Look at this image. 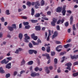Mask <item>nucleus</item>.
<instances>
[{
    "label": "nucleus",
    "instance_id": "nucleus-7",
    "mask_svg": "<svg viewBox=\"0 0 78 78\" xmlns=\"http://www.w3.org/2000/svg\"><path fill=\"white\" fill-rule=\"evenodd\" d=\"M62 11V7H58L56 9L57 12H61Z\"/></svg>",
    "mask_w": 78,
    "mask_h": 78
},
{
    "label": "nucleus",
    "instance_id": "nucleus-18",
    "mask_svg": "<svg viewBox=\"0 0 78 78\" xmlns=\"http://www.w3.org/2000/svg\"><path fill=\"white\" fill-rule=\"evenodd\" d=\"M33 62H34L33 61H30L27 63V64H28V65H29V66H31L33 65Z\"/></svg>",
    "mask_w": 78,
    "mask_h": 78
},
{
    "label": "nucleus",
    "instance_id": "nucleus-10",
    "mask_svg": "<svg viewBox=\"0 0 78 78\" xmlns=\"http://www.w3.org/2000/svg\"><path fill=\"white\" fill-rule=\"evenodd\" d=\"M35 29L36 31H40L41 29V26H36L35 27Z\"/></svg>",
    "mask_w": 78,
    "mask_h": 78
},
{
    "label": "nucleus",
    "instance_id": "nucleus-11",
    "mask_svg": "<svg viewBox=\"0 0 78 78\" xmlns=\"http://www.w3.org/2000/svg\"><path fill=\"white\" fill-rule=\"evenodd\" d=\"M57 36H58V32L55 31V32L54 35L52 36V39H54V38L56 37Z\"/></svg>",
    "mask_w": 78,
    "mask_h": 78
},
{
    "label": "nucleus",
    "instance_id": "nucleus-33",
    "mask_svg": "<svg viewBox=\"0 0 78 78\" xmlns=\"http://www.w3.org/2000/svg\"><path fill=\"white\" fill-rule=\"evenodd\" d=\"M55 64H58V59L56 58H55L54 60Z\"/></svg>",
    "mask_w": 78,
    "mask_h": 78
},
{
    "label": "nucleus",
    "instance_id": "nucleus-27",
    "mask_svg": "<svg viewBox=\"0 0 78 78\" xmlns=\"http://www.w3.org/2000/svg\"><path fill=\"white\" fill-rule=\"evenodd\" d=\"M45 4V2L44 0H42V1L41 2V6H43Z\"/></svg>",
    "mask_w": 78,
    "mask_h": 78
},
{
    "label": "nucleus",
    "instance_id": "nucleus-13",
    "mask_svg": "<svg viewBox=\"0 0 78 78\" xmlns=\"http://www.w3.org/2000/svg\"><path fill=\"white\" fill-rule=\"evenodd\" d=\"M5 71L3 70V69L2 67H0V73H5Z\"/></svg>",
    "mask_w": 78,
    "mask_h": 78
},
{
    "label": "nucleus",
    "instance_id": "nucleus-6",
    "mask_svg": "<svg viewBox=\"0 0 78 78\" xmlns=\"http://www.w3.org/2000/svg\"><path fill=\"white\" fill-rule=\"evenodd\" d=\"M9 61H6V59H4L2 61H1V64H3L4 63L5 64H8V62H9Z\"/></svg>",
    "mask_w": 78,
    "mask_h": 78
},
{
    "label": "nucleus",
    "instance_id": "nucleus-62",
    "mask_svg": "<svg viewBox=\"0 0 78 78\" xmlns=\"http://www.w3.org/2000/svg\"><path fill=\"white\" fill-rule=\"evenodd\" d=\"M3 37V34L2 33H0V37Z\"/></svg>",
    "mask_w": 78,
    "mask_h": 78
},
{
    "label": "nucleus",
    "instance_id": "nucleus-49",
    "mask_svg": "<svg viewBox=\"0 0 78 78\" xmlns=\"http://www.w3.org/2000/svg\"><path fill=\"white\" fill-rule=\"evenodd\" d=\"M41 50L43 51H45V48L44 47H43L41 48Z\"/></svg>",
    "mask_w": 78,
    "mask_h": 78
},
{
    "label": "nucleus",
    "instance_id": "nucleus-17",
    "mask_svg": "<svg viewBox=\"0 0 78 78\" xmlns=\"http://www.w3.org/2000/svg\"><path fill=\"white\" fill-rule=\"evenodd\" d=\"M31 42L33 43L34 45H38L39 44L38 43H36L34 41H32Z\"/></svg>",
    "mask_w": 78,
    "mask_h": 78
},
{
    "label": "nucleus",
    "instance_id": "nucleus-2",
    "mask_svg": "<svg viewBox=\"0 0 78 78\" xmlns=\"http://www.w3.org/2000/svg\"><path fill=\"white\" fill-rule=\"evenodd\" d=\"M72 64L70 62H68L65 65V66H67V67L66 68V69H68L69 70H71V68L70 67L72 66Z\"/></svg>",
    "mask_w": 78,
    "mask_h": 78
},
{
    "label": "nucleus",
    "instance_id": "nucleus-35",
    "mask_svg": "<svg viewBox=\"0 0 78 78\" xmlns=\"http://www.w3.org/2000/svg\"><path fill=\"white\" fill-rule=\"evenodd\" d=\"M42 19H44V20H48V19L47 17H42L41 18Z\"/></svg>",
    "mask_w": 78,
    "mask_h": 78
},
{
    "label": "nucleus",
    "instance_id": "nucleus-9",
    "mask_svg": "<svg viewBox=\"0 0 78 78\" xmlns=\"http://www.w3.org/2000/svg\"><path fill=\"white\" fill-rule=\"evenodd\" d=\"M70 56L72 59H78V55H76V56H72V55H71Z\"/></svg>",
    "mask_w": 78,
    "mask_h": 78
},
{
    "label": "nucleus",
    "instance_id": "nucleus-43",
    "mask_svg": "<svg viewBox=\"0 0 78 78\" xmlns=\"http://www.w3.org/2000/svg\"><path fill=\"white\" fill-rule=\"evenodd\" d=\"M35 71L36 72H37L39 70V68L38 67H36L35 68Z\"/></svg>",
    "mask_w": 78,
    "mask_h": 78
},
{
    "label": "nucleus",
    "instance_id": "nucleus-40",
    "mask_svg": "<svg viewBox=\"0 0 78 78\" xmlns=\"http://www.w3.org/2000/svg\"><path fill=\"white\" fill-rule=\"evenodd\" d=\"M29 46L30 47V48H33V44H31V43H30L29 44Z\"/></svg>",
    "mask_w": 78,
    "mask_h": 78
},
{
    "label": "nucleus",
    "instance_id": "nucleus-55",
    "mask_svg": "<svg viewBox=\"0 0 78 78\" xmlns=\"http://www.w3.org/2000/svg\"><path fill=\"white\" fill-rule=\"evenodd\" d=\"M7 59H8V60L11 61V59H12V57H7Z\"/></svg>",
    "mask_w": 78,
    "mask_h": 78
},
{
    "label": "nucleus",
    "instance_id": "nucleus-60",
    "mask_svg": "<svg viewBox=\"0 0 78 78\" xmlns=\"http://www.w3.org/2000/svg\"><path fill=\"white\" fill-rule=\"evenodd\" d=\"M72 39H69L68 41H67V43H69L70 42V41H71Z\"/></svg>",
    "mask_w": 78,
    "mask_h": 78
},
{
    "label": "nucleus",
    "instance_id": "nucleus-46",
    "mask_svg": "<svg viewBox=\"0 0 78 78\" xmlns=\"http://www.w3.org/2000/svg\"><path fill=\"white\" fill-rule=\"evenodd\" d=\"M30 28V25L25 26V28L26 29H28V28Z\"/></svg>",
    "mask_w": 78,
    "mask_h": 78
},
{
    "label": "nucleus",
    "instance_id": "nucleus-37",
    "mask_svg": "<svg viewBox=\"0 0 78 78\" xmlns=\"http://www.w3.org/2000/svg\"><path fill=\"white\" fill-rule=\"evenodd\" d=\"M59 49V48H56V50L57 51H58V52H59L60 51H61V50H62V49H60L59 50H58Z\"/></svg>",
    "mask_w": 78,
    "mask_h": 78
},
{
    "label": "nucleus",
    "instance_id": "nucleus-56",
    "mask_svg": "<svg viewBox=\"0 0 78 78\" xmlns=\"http://www.w3.org/2000/svg\"><path fill=\"white\" fill-rule=\"evenodd\" d=\"M60 22H61V19H59L58 21L57 22V24H59V23H60Z\"/></svg>",
    "mask_w": 78,
    "mask_h": 78
},
{
    "label": "nucleus",
    "instance_id": "nucleus-16",
    "mask_svg": "<svg viewBox=\"0 0 78 78\" xmlns=\"http://www.w3.org/2000/svg\"><path fill=\"white\" fill-rule=\"evenodd\" d=\"M23 37V35L22 34L20 33L19 35V37L20 39V41H22V39Z\"/></svg>",
    "mask_w": 78,
    "mask_h": 78
},
{
    "label": "nucleus",
    "instance_id": "nucleus-29",
    "mask_svg": "<svg viewBox=\"0 0 78 78\" xmlns=\"http://www.w3.org/2000/svg\"><path fill=\"white\" fill-rule=\"evenodd\" d=\"M24 25V26H25V25H28L29 24V23H28V22H24L23 23Z\"/></svg>",
    "mask_w": 78,
    "mask_h": 78
},
{
    "label": "nucleus",
    "instance_id": "nucleus-32",
    "mask_svg": "<svg viewBox=\"0 0 78 78\" xmlns=\"http://www.w3.org/2000/svg\"><path fill=\"white\" fill-rule=\"evenodd\" d=\"M73 30L74 31H76V29L75 28V24H73Z\"/></svg>",
    "mask_w": 78,
    "mask_h": 78
},
{
    "label": "nucleus",
    "instance_id": "nucleus-41",
    "mask_svg": "<svg viewBox=\"0 0 78 78\" xmlns=\"http://www.w3.org/2000/svg\"><path fill=\"white\" fill-rule=\"evenodd\" d=\"M65 26L66 27H68V26H69V22H66V23L65 24Z\"/></svg>",
    "mask_w": 78,
    "mask_h": 78
},
{
    "label": "nucleus",
    "instance_id": "nucleus-45",
    "mask_svg": "<svg viewBox=\"0 0 78 78\" xmlns=\"http://www.w3.org/2000/svg\"><path fill=\"white\" fill-rule=\"evenodd\" d=\"M33 39L34 40V41H36V40L37 39V37L35 36Z\"/></svg>",
    "mask_w": 78,
    "mask_h": 78
},
{
    "label": "nucleus",
    "instance_id": "nucleus-8",
    "mask_svg": "<svg viewBox=\"0 0 78 78\" xmlns=\"http://www.w3.org/2000/svg\"><path fill=\"white\" fill-rule=\"evenodd\" d=\"M42 56H46L47 59H50V56L49 55V54H48L45 53V54H43Z\"/></svg>",
    "mask_w": 78,
    "mask_h": 78
},
{
    "label": "nucleus",
    "instance_id": "nucleus-51",
    "mask_svg": "<svg viewBox=\"0 0 78 78\" xmlns=\"http://www.w3.org/2000/svg\"><path fill=\"white\" fill-rule=\"evenodd\" d=\"M56 44H61V42L59 41H56Z\"/></svg>",
    "mask_w": 78,
    "mask_h": 78
},
{
    "label": "nucleus",
    "instance_id": "nucleus-61",
    "mask_svg": "<svg viewBox=\"0 0 78 78\" xmlns=\"http://www.w3.org/2000/svg\"><path fill=\"white\" fill-rule=\"evenodd\" d=\"M73 2H76L77 4L78 3V0H73Z\"/></svg>",
    "mask_w": 78,
    "mask_h": 78
},
{
    "label": "nucleus",
    "instance_id": "nucleus-34",
    "mask_svg": "<svg viewBox=\"0 0 78 78\" xmlns=\"http://www.w3.org/2000/svg\"><path fill=\"white\" fill-rule=\"evenodd\" d=\"M6 13L7 15H9V14H10V13H9V10H6Z\"/></svg>",
    "mask_w": 78,
    "mask_h": 78
},
{
    "label": "nucleus",
    "instance_id": "nucleus-22",
    "mask_svg": "<svg viewBox=\"0 0 78 78\" xmlns=\"http://www.w3.org/2000/svg\"><path fill=\"white\" fill-rule=\"evenodd\" d=\"M35 17H40V14L39 13H36V15H34Z\"/></svg>",
    "mask_w": 78,
    "mask_h": 78
},
{
    "label": "nucleus",
    "instance_id": "nucleus-53",
    "mask_svg": "<svg viewBox=\"0 0 78 78\" xmlns=\"http://www.w3.org/2000/svg\"><path fill=\"white\" fill-rule=\"evenodd\" d=\"M37 42L38 44L41 43V40H40L39 39H38V40L37 41Z\"/></svg>",
    "mask_w": 78,
    "mask_h": 78
},
{
    "label": "nucleus",
    "instance_id": "nucleus-42",
    "mask_svg": "<svg viewBox=\"0 0 78 78\" xmlns=\"http://www.w3.org/2000/svg\"><path fill=\"white\" fill-rule=\"evenodd\" d=\"M57 48H62V45H59L56 47Z\"/></svg>",
    "mask_w": 78,
    "mask_h": 78
},
{
    "label": "nucleus",
    "instance_id": "nucleus-4",
    "mask_svg": "<svg viewBox=\"0 0 78 78\" xmlns=\"http://www.w3.org/2000/svg\"><path fill=\"white\" fill-rule=\"evenodd\" d=\"M66 6L64 5L63 6L62 11V13L63 16H65L66 15Z\"/></svg>",
    "mask_w": 78,
    "mask_h": 78
},
{
    "label": "nucleus",
    "instance_id": "nucleus-50",
    "mask_svg": "<svg viewBox=\"0 0 78 78\" xmlns=\"http://www.w3.org/2000/svg\"><path fill=\"white\" fill-rule=\"evenodd\" d=\"M57 30H60V28L59 27V26L58 25L56 27Z\"/></svg>",
    "mask_w": 78,
    "mask_h": 78
},
{
    "label": "nucleus",
    "instance_id": "nucleus-15",
    "mask_svg": "<svg viewBox=\"0 0 78 78\" xmlns=\"http://www.w3.org/2000/svg\"><path fill=\"white\" fill-rule=\"evenodd\" d=\"M46 51L48 53H50V47L48 46L46 48Z\"/></svg>",
    "mask_w": 78,
    "mask_h": 78
},
{
    "label": "nucleus",
    "instance_id": "nucleus-54",
    "mask_svg": "<svg viewBox=\"0 0 78 78\" xmlns=\"http://www.w3.org/2000/svg\"><path fill=\"white\" fill-rule=\"evenodd\" d=\"M33 53H34V54H37V51L35 50H33Z\"/></svg>",
    "mask_w": 78,
    "mask_h": 78
},
{
    "label": "nucleus",
    "instance_id": "nucleus-21",
    "mask_svg": "<svg viewBox=\"0 0 78 78\" xmlns=\"http://www.w3.org/2000/svg\"><path fill=\"white\" fill-rule=\"evenodd\" d=\"M8 28L9 29V30L10 31H13V30H14V29L12 27H11L10 26H8Z\"/></svg>",
    "mask_w": 78,
    "mask_h": 78
},
{
    "label": "nucleus",
    "instance_id": "nucleus-3",
    "mask_svg": "<svg viewBox=\"0 0 78 78\" xmlns=\"http://www.w3.org/2000/svg\"><path fill=\"white\" fill-rule=\"evenodd\" d=\"M52 21H53L51 22V26L54 27V26H55V24L56 22H57V20L55 18H53Z\"/></svg>",
    "mask_w": 78,
    "mask_h": 78
},
{
    "label": "nucleus",
    "instance_id": "nucleus-38",
    "mask_svg": "<svg viewBox=\"0 0 78 78\" xmlns=\"http://www.w3.org/2000/svg\"><path fill=\"white\" fill-rule=\"evenodd\" d=\"M5 67L6 69H11V67L7 65Z\"/></svg>",
    "mask_w": 78,
    "mask_h": 78
},
{
    "label": "nucleus",
    "instance_id": "nucleus-20",
    "mask_svg": "<svg viewBox=\"0 0 78 78\" xmlns=\"http://www.w3.org/2000/svg\"><path fill=\"white\" fill-rule=\"evenodd\" d=\"M36 72H35L32 73L30 75L31 76H32V77L36 76Z\"/></svg>",
    "mask_w": 78,
    "mask_h": 78
},
{
    "label": "nucleus",
    "instance_id": "nucleus-23",
    "mask_svg": "<svg viewBox=\"0 0 78 78\" xmlns=\"http://www.w3.org/2000/svg\"><path fill=\"white\" fill-rule=\"evenodd\" d=\"M29 53L30 55H32L33 53V50H29Z\"/></svg>",
    "mask_w": 78,
    "mask_h": 78
},
{
    "label": "nucleus",
    "instance_id": "nucleus-39",
    "mask_svg": "<svg viewBox=\"0 0 78 78\" xmlns=\"http://www.w3.org/2000/svg\"><path fill=\"white\" fill-rule=\"evenodd\" d=\"M55 52L54 51H51V56H55Z\"/></svg>",
    "mask_w": 78,
    "mask_h": 78
},
{
    "label": "nucleus",
    "instance_id": "nucleus-31",
    "mask_svg": "<svg viewBox=\"0 0 78 78\" xmlns=\"http://www.w3.org/2000/svg\"><path fill=\"white\" fill-rule=\"evenodd\" d=\"M27 5H28V6H30L31 5V3L30 2L28 1L27 3Z\"/></svg>",
    "mask_w": 78,
    "mask_h": 78
},
{
    "label": "nucleus",
    "instance_id": "nucleus-5",
    "mask_svg": "<svg viewBox=\"0 0 78 78\" xmlns=\"http://www.w3.org/2000/svg\"><path fill=\"white\" fill-rule=\"evenodd\" d=\"M40 6V4L39 3L38 1L36 2V4H35V9H38L39 8V6Z\"/></svg>",
    "mask_w": 78,
    "mask_h": 78
},
{
    "label": "nucleus",
    "instance_id": "nucleus-14",
    "mask_svg": "<svg viewBox=\"0 0 78 78\" xmlns=\"http://www.w3.org/2000/svg\"><path fill=\"white\" fill-rule=\"evenodd\" d=\"M45 70L46 71L47 73L48 74L50 73V70H48V67H46L45 68Z\"/></svg>",
    "mask_w": 78,
    "mask_h": 78
},
{
    "label": "nucleus",
    "instance_id": "nucleus-63",
    "mask_svg": "<svg viewBox=\"0 0 78 78\" xmlns=\"http://www.w3.org/2000/svg\"><path fill=\"white\" fill-rule=\"evenodd\" d=\"M15 53H16V54L19 53V49L16 50V51L15 52Z\"/></svg>",
    "mask_w": 78,
    "mask_h": 78
},
{
    "label": "nucleus",
    "instance_id": "nucleus-44",
    "mask_svg": "<svg viewBox=\"0 0 78 78\" xmlns=\"http://www.w3.org/2000/svg\"><path fill=\"white\" fill-rule=\"evenodd\" d=\"M36 2H32L31 3V5H32V6H34V5H36Z\"/></svg>",
    "mask_w": 78,
    "mask_h": 78
},
{
    "label": "nucleus",
    "instance_id": "nucleus-48",
    "mask_svg": "<svg viewBox=\"0 0 78 78\" xmlns=\"http://www.w3.org/2000/svg\"><path fill=\"white\" fill-rule=\"evenodd\" d=\"M35 36V34H32L31 35V37L32 39L33 38H34Z\"/></svg>",
    "mask_w": 78,
    "mask_h": 78
},
{
    "label": "nucleus",
    "instance_id": "nucleus-58",
    "mask_svg": "<svg viewBox=\"0 0 78 78\" xmlns=\"http://www.w3.org/2000/svg\"><path fill=\"white\" fill-rule=\"evenodd\" d=\"M17 74V71H15L14 72V76H16V75Z\"/></svg>",
    "mask_w": 78,
    "mask_h": 78
},
{
    "label": "nucleus",
    "instance_id": "nucleus-25",
    "mask_svg": "<svg viewBox=\"0 0 78 78\" xmlns=\"http://www.w3.org/2000/svg\"><path fill=\"white\" fill-rule=\"evenodd\" d=\"M69 46H70L69 44H67L66 45H64L63 47L66 48H67Z\"/></svg>",
    "mask_w": 78,
    "mask_h": 78
},
{
    "label": "nucleus",
    "instance_id": "nucleus-30",
    "mask_svg": "<svg viewBox=\"0 0 78 78\" xmlns=\"http://www.w3.org/2000/svg\"><path fill=\"white\" fill-rule=\"evenodd\" d=\"M9 77H10V74L9 73L5 75V77L6 78H8Z\"/></svg>",
    "mask_w": 78,
    "mask_h": 78
},
{
    "label": "nucleus",
    "instance_id": "nucleus-1",
    "mask_svg": "<svg viewBox=\"0 0 78 78\" xmlns=\"http://www.w3.org/2000/svg\"><path fill=\"white\" fill-rule=\"evenodd\" d=\"M24 36L25 37L24 40L25 42H29V40L30 39V36H28V34H24Z\"/></svg>",
    "mask_w": 78,
    "mask_h": 78
},
{
    "label": "nucleus",
    "instance_id": "nucleus-28",
    "mask_svg": "<svg viewBox=\"0 0 78 78\" xmlns=\"http://www.w3.org/2000/svg\"><path fill=\"white\" fill-rule=\"evenodd\" d=\"M38 21L37 20H31V21L32 23H36V22H37Z\"/></svg>",
    "mask_w": 78,
    "mask_h": 78
},
{
    "label": "nucleus",
    "instance_id": "nucleus-52",
    "mask_svg": "<svg viewBox=\"0 0 78 78\" xmlns=\"http://www.w3.org/2000/svg\"><path fill=\"white\" fill-rule=\"evenodd\" d=\"M1 20L2 21V22H5V19H4L3 17H2V18L1 19Z\"/></svg>",
    "mask_w": 78,
    "mask_h": 78
},
{
    "label": "nucleus",
    "instance_id": "nucleus-26",
    "mask_svg": "<svg viewBox=\"0 0 78 78\" xmlns=\"http://www.w3.org/2000/svg\"><path fill=\"white\" fill-rule=\"evenodd\" d=\"M21 65H24L25 64V61L24 59H23V60L21 62Z\"/></svg>",
    "mask_w": 78,
    "mask_h": 78
},
{
    "label": "nucleus",
    "instance_id": "nucleus-12",
    "mask_svg": "<svg viewBox=\"0 0 78 78\" xmlns=\"http://www.w3.org/2000/svg\"><path fill=\"white\" fill-rule=\"evenodd\" d=\"M70 24L72 25L73 23V16H71L70 18Z\"/></svg>",
    "mask_w": 78,
    "mask_h": 78
},
{
    "label": "nucleus",
    "instance_id": "nucleus-47",
    "mask_svg": "<svg viewBox=\"0 0 78 78\" xmlns=\"http://www.w3.org/2000/svg\"><path fill=\"white\" fill-rule=\"evenodd\" d=\"M73 64L74 66H75L76 65H78V62H74Z\"/></svg>",
    "mask_w": 78,
    "mask_h": 78
},
{
    "label": "nucleus",
    "instance_id": "nucleus-59",
    "mask_svg": "<svg viewBox=\"0 0 78 78\" xmlns=\"http://www.w3.org/2000/svg\"><path fill=\"white\" fill-rule=\"evenodd\" d=\"M64 19H62V20H61V22L62 23H64Z\"/></svg>",
    "mask_w": 78,
    "mask_h": 78
},
{
    "label": "nucleus",
    "instance_id": "nucleus-36",
    "mask_svg": "<svg viewBox=\"0 0 78 78\" xmlns=\"http://www.w3.org/2000/svg\"><path fill=\"white\" fill-rule=\"evenodd\" d=\"M12 28H15L16 29V25L15 24H13L12 25Z\"/></svg>",
    "mask_w": 78,
    "mask_h": 78
},
{
    "label": "nucleus",
    "instance_id": "nucleus-24",
    "mask_svg": "<svg viewBox=\"0 0 78 78\" xmlns=\"http://www.w3.org/2000/svg\"><path fill=\"white\" fill-rule=\"evenodd\" d=\"M73 75L74 77H75V76H78V72L76 73L73 74Z\"/></svg>",
    "mask_w": 78,
    "mask_h": 78
},
{
    "label": "nucleus",
    "instance_id": "nucleus-19",
    "mask_svg": "<svg viewBox=\"0 0 78 78\" xmlns=\"http://www.w3.org/2000/svg\"><path fill=\"white\" fill-rule=\"evenodd\" d=\"M31 14L32 16H33L34 14V9L32 8L31 9Z\"/></svg>",
    "mask_w": 78,
    "mask_h": 78
},
{
    "label": "nucleus",
    "instance_id": "nucleus-57",
    "mask_svg": "<svg viewBox=\"0 0 78 78\" xmlns=\"http://www.w3.org/2000/svg\"><path fill=\"white\" fill-rule=\"evenodd\" d=\"M47 36H48V34H47V32H46L45 33V39H46L47 38Z\"/></svg>",
    "mask_w": 78,
    "mask_h": 78
},
{
    "label": "nucleus",
    "instance_id": "nucleus-64",
    "mask_svg": "<svg viewBox=\"0 0 78 78\" xmlns=\"http://www.w3.org/2000/svg\"><path fill=\"white\" fill-rule=\"evenodd\" d=\"M49 69L50 70H52V69H53V67L51 66H50L49 67Z\"/></svg>",
    "mask_w": 78,
    "mask_h": 78
}]
</instances>
